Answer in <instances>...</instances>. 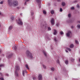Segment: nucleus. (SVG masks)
<instances>
[{"label": "nucleus", "instance_id": "nucleus-1", "mask_svg": "<svg viewBox=\"0 0 80 80\" xmlns=\"http://www.w3.org/2000/svg\"><path fill=\"white\" fill-rule=\"evenodd\" d=\"M12 0H8L7 2L8 3L9 6H12L13 5V6H17L18 5V1H14L12 4Z\"/></svg>", "mask_w": 80, "mask_h": 80}, {"label": "nucleus", "instance_id": "nucleus-2", "mask_svg": "<svg viewBox=\"0 0 80 80\" xmlns=\"http://www.w3.org/2000/svg\"><path fill=\"white\" fill-rule=\"evenodd\" d=\"M26 54L28 57L30 58H33V56H32V53L29 51L28 50H27L26 52Z\"/></svg>", "mask_w": 80, "mask_h": 80}, {"label": "nucleus", "instance_id": "nucleus-3", "mask_svg": "<svg viewBox=\"0 0 80 80\" xmlns=\"http://www.w3.org/2000/svg\"><path fill=\"white\" fill-rule=\"evenodd\" d=\"M20 70V67L18 66H16L15 73L16 77L18 76V71Z\"/></svg>", "mask_w": 80, "mask_h": 80}, {"label": "nucleus", "instance_id": "nucleus-4", "mask_svg": "<svg viewBox=\"0 0 80 80\" xmlns=\"http://www.w3.org/2000/svg\"><path fill=\"white\" fill-rule=\"evenodd\" d=\"M17 22L19 24V25H23V22H22V20H21L20 18L18 19V20Z\"/></svg>", "mask_w": 80, "mask_h": 80}, {"label": "nucleus", "instance_id": "nucleus-5", "mask_svg": "<svg viewBox=\"0 0 80 80\" xmlns=\"http://www.w3.org/2000/svg\"><path fill=\"white\" fill-rule=\"evenodd\" d=\"M38 78L39 80H42V76L41 74H39V76L38 77Z\"/></svg>", "mask_w": 80, "mask_h": 80}, {"label": "nucleus", "instance_id": "nucleus-6", "mask_svg": "<svg viewBox=\"0 0 80 80\" xmlns=\"http://www.w3.org/2000/svg\"><path fill=\"white\" fill-rule=\"evenodd\" d=\"M71 34V32L70 31H69L68 33H66V35L68 37H70V35Z\"/></svg>", "mask_w": 80, "mask_h": 80}, {"label": "nucleus", "instance_id": "nucleus-7", "mask_svg": "<svg viewBox=\"0 0 80 80\" xmlns=\"http://www.w3.org/2000/svg\"><path fill=\"white\" fill-rule=\"evenodd\" d=\"M54 19L52 18L51 19V23L52 25H54Z\"/></svg>", "mask_w": 80, "mask_h": 80}, {"label": "nucleus", "instance_id": "nucleus-8", "mask_svg": "<svg viewBox=\"0 0 80 80\" xmlns=\"http://www.w3.org/2000/svg\"><path fill=\"white\" fill-rule=\"evenodd\" d=\"M57 33V30L54 29V35H56Z\"/></svg>", "mask_w": 80, "mask_h": 80}, {"label": "nucleus", "instance_id": "nucleus-9", "mask_svg": "<svg viewBox=\"0 0 80 80\" xmlns=\"http://www.w3.org/2000/svg\"><path fill=\"white\" fill-rule=\"evenodd\" d=\"M73 47H74V46H73V44H71L70 45V47L71 48H73Z\"/></svg>", "mask_w": 80, "mask_h": 80}, {"label": "nucleus", "instance_id": "nucleus-10", "mask_svg": "<svg viewBox=\"0 0 80 80\" xmlns=\"http://www.w3.org/2000/svg\"><path fill=\"white\" fill-rule=\"evenodd\" d=\"M25 67L27 69H28V70H29V68H28V66L27 64L26 65Z\"/></svg>", "mask_w": 80, "mask_h": 80}, {"label": "nucleus", "instance_id": "nucleus-11", "mask_svg": "<svg viewBox=\"0 0 80 80\" xmlns=\"http://www.w3.org/2000/svg\"><path fill=\"white\" fill-rule=\"evenodd\" d=\"M44 54L45 57H47V53L46 52H45V51L43 52Z\"/></svg>", "mask_w": 80, "mask_h": 80}, {"label": "nucleus", "instance_id": "nucleus-12", "mask_svg": "<svg viewBox=\"0 0 80 80\" xmlns=\"http://www.w3.org/2000/svg\"><path fill=\"white\" fill-rule=\"evenodd\" d=\"M65 63H66V64H67L68 63V60H66L65 61Z\"/></svg>", "mask_w": 80, "mask_h": 80}, {"label": "nucleus", "instance_id": "nucleus-13", "mask_svg": "<svg viewBox=\"0 0 80 80\" xmlns=\"http://www.w3.org/2000/svg\"><path fill=\"white\" fill-rule=\"evenodd\" d=\"M12 57V54L11 55L8 56V58H11Z\"/></svg>", "mask_w": 80, "mask_h": 80}, {"label": "nucleus", "instance_id": "nucleus-14", "mask_svg": "<svg viewBox=\"0 0 80 80\" xmlns=\"http://www.w3.org/2000/svg\"><path fill=\"white\" fill-rule=\"evenodd\" d=\"M71 60L72 62H73L74 61H75V59H73V58H72L71 59Z\"/></svg>", "mask_w": 80, "mask_h": 80}, {"label": "nucleus", "instance_id": "nucleus-15", "mask_svg": "<svg viewBox=\"0 0 80 80\" xmlns=\"http://www.w3.org/2000/svg\"><path fill=\"white\" fill-rule=\"evenodd\" d=\"M67 49L69 51V52H70V51H71V49H70V48H67Z\"/></svg>", "mask_w": 80, "mask_h": 80}, {"label": "nucleus", "instance_id": "nucleus-16", "mask_svg": "<svg viewBox=\"0 0 80 80\" xmlns=\"http://www.w3.org/2000/svg\"><path fill=\"white\" fill-rule=\"evenodd\" d=\"M22 74L23 76L24 77L25 76V71L23 70L22 71Z\"/></svg>", "mask_w": 80, "mask_h": 80}, {"label": "nucleus", "instance_id": "nucleus-17", "mask_svg": "<svg viewBox=\"0 0 80 80\" xmlns=\"http://www.w3.org/2000/svg\"><path fill=\"white\" fill-rule=\"evenodd\" d=\"M62 5L63 6H65V2H62Z\"/></svg>", "mask_w": 80, "mask_h": 80}, {"label": "nucleus", "instance_id": "nucleus-18", "mask_svg": "<svg viewBox=\"0 0 80 80\" xmlns=\"http://www.w3.org/2000/svg\"><path fill=\"white\" fill-rule=\"evenodd\" d=\"M13 48L15 50H17V46H15L14 47H12V48Z\"/></svg>", "mask_w": 80, "mask_h": 80}, {"label": "nucleus", "instance_id": "nucleus-19", "mask_svg": "<svg viewBox=\"0 0 80 80\" xmlns=\"http://www.w3.org/2000/svg\"><path fill=\"white\" fill-rule=\"evenodd\" d=\"M4 67V65L3 64H0V67Z\"/></svg>", "mask_w": 80, "mask_h": 80}, {"label": "nucleus", "instance_id": "nucleus-20", "mask_svg": "<svg viewBox=\"0 0 80 80\" xmlns=\"http://www.w3.org/2000/svg\"><path fill=\"white\" fill-rule=\"evenodd\" d=\"M42 66L43 67V68H46V66H45V65L42 64Z\"/></svg>", "mask_w": 80, "mask_h": 80}, {"label": "nucleus", "instance_id": "nucleus-21", "mask_svg": "<svg viewBox=\"0 0 80 80\" xmlns=\"http://www.w3.org/2000/svg\"><path fill=\"white\" fill-rule=\"evenodd\" d=\"M12 26H11L9 27V30H11V29H12Z\"/></svg>", "mask_w": 80, "mask_h": 80}, {"label": "nucleus", "instance_id": "nucleus-22", "mask_svg": "<svg viewBox=\"0 0 80 80\" xmlns=\"http://www.w3.org/2000/svg\"><path fill=\"white\" fill-rule=\"evenodd\" d=\"M75 42L77 44H78V43H79L78 42V41L77 40H76L75 41Z\"/></svg>", "mask_w": 80, "mask_h": 80}, {"label": "nucleus", "instance_id": "nucleus-23", "mask_svg": "<svg viewBox=\"0 0 80 80\" xmlns=\"http://www.w3.org/2000/svg\"><path fill=\"white\" fill-rule=\"evenodd\" d=\"M51 70H52V71H54V70H55V68H51Z\"/></svg>", "mask_w": 80, "mask_h": 80}, {"label": "nucleus", "instance_id": "nucleus-24", "mask_svg": "<svg viewBox=\"0 0 80 80\" xmlns=\"http://www.w3.org/2000/svg\"><path fill=\"white\" fill-rule=\"evenodd\" d=\"M77 27H78V28H80V24H78L77 25Z\"/></svg>", "mask_w": 80, "mask_h": 80}, {"label": "nucleus", "instance_id": "nucleus-25", "mask_svg": "<svg viewBox=\"0 0 80 80\" xmlns=\"http://www.w3.org/2000/svg\"><path fill=\"white\" fill-rule=\"evenodd\" d=\"M0 80H4V78H3L2 77L1 78H0Z\"/></svg>", "mask_w": 80, "mask_h": 80}, {"label": "nucleus", "instance_id": "nucleus-26", "mask_svg": "<svg viewBox=\"0 0 80 80\" xmlns=\"http://www.w3.org/2000/svg\"><path fill=\"white\" fill-rule=\"evenodd\" d=\"M54 40L55 41V42H58V41H57V40L56 38H54Z\"/></svg>", "mask_w": 80, "mask_h": 80}, {"label": "nucleus", "instance_id": "nucleus-27", "mask_svg": "<svg viewBox=\"0 0 80 80\" xmlns=\"http://www.w3.org/2000/svg\"><path fill=\"white\" fill-rule=\"evenodd\" d=\"M36 2H38V3H40V0H36Z\"/></svg>", "mask_w": 80, "mask_h": 80}, {"label": "nucleus", "instance_id": "nucleus-28", "mask_svg": "<svg viewBox=\"0 0 80 80\" xmlns=\"http://www.w3.org/2000/svg\"><path fill=\"white\" fill-rule=\"evenodd\" d=\"M51 14H53V13H54V11L52 10L51 11Z\"/></svg>", "mask_w": 80, "mask_h": 80}, {"label": "nucleus", "instance_id": "nucleus-29", "mask_svg": "<svg viewBox=\"0 0 80 80\" xmlns=\"http://www.w3.org/2000/svg\"><path fill=\"white\" fill-rule=\"evenodd\" d=\"M0 77H3V74L2 73L0 72Z\"/></svg>", "mask_w": 80, "mask_h": 80}, {"label": "nucleus", "instance_id": "nucleus-30", "mask_svg": "<svg viewBox=\"0 0 80 80\" xmlns=\"http://www.w3.org/2000/svg\"><path fill=\"white\" fill-rule=\"evenodd\" d=\"M68 16L69 17H71V14L69 13L68 14Z\"/></svg>", "mask_w": 80, "mask_h": 80}, {"label": "nucleus", "instance_id": "nucleus-31", "mask_svg": "<svg viewBox=\"0 0 80 80\" xmlns=\"http://www.w3.org/2000/svg\"><path fill=\"white\" fill-rule=\"evenodd\" d=\"M48 30H52V29L51 28L48 27Z\"/></svg>", "mask_w": 80, "mask_h": 80}, {"label": "nucleus", "instance_id": "nucleus-32", "mask_svg": "<svg viewBox=\"0 0 80 80\" xmlns=\"http://www.w3.org/2000/svg\"><path fill=\"white\" fill-rule=\"evenodd\" d=\"M43 13H44V14L45 15L46 14V11H43Z\"/></svg>", "mask_w": 80, "mask_h": 80}, {"label": "nucleus", "instance_id": "nucleus-33", "mask_svg": "<svg viewBox=\"0 0 80 80\" xmlns=\"http://www.w3.org/2000/svg\"><path fill=\"white\" fill-rule=\"evenodd\" d=\"M60 34H61V35H63V32H60Z\"/></svg>", "mask_w": 80, "mask_h": 80}, {"label": "nucleus", "instance_id": "nucleus-34", "mask_svg": "<svg viewBox=\"0 0 80 80\" xmlns=\"http://www.w3.org/2000/svg\"><path fill=\"white\" fill-rule=\"evenodd\" d=\"M73 22V19H72L71 21H70V23H72Z\"/></svg>", "mask_w": 80, "mask_h": 80}, {"label": "nucleus", "instance_id": "nucleus-35", "mask_svg": "<svg viewBox=\"0 0 80 80\" xmlns=\"http://www.w3.org/2000/svg\"><path fill=\"white\" fill-rule=\"evenodd\" d=\"M60 11L61 12H62L63 11V9H62V8H60Z\"/></svg>", "mask_w": 80, "mask_h": 80}, {"label": "nucleus", "instance_id": "nucleus-36", "mask_svg": "<svg viewBox=\"0 0 80 80\" xmlns=\"http://www.w3.org/2000/svg\"><path fill=\"white\" fill-rule=\"evenodd\" d=\"M0 4H3V1H2L0 2Z\"/></svg>", "mask_w": 80, "mask_h": 80}, {"label": "nucleus", "instance_id": "nucleus-37", "mask_svg": "<svg viewBox=\"0 0 80 80\" xmlns=\"http://www.w3.org/2000/svg\"><path fill=\"white\" fill-rule=\"evenodd\" d=\"M71 10H73V9H74V7H72L71 8Z\"/></svg>", "mask_w": 80, "mask_h": 80}, {"label": "nucleus", "instance_id": "nucleus-38", "mask_svg": "<svg viewBox=\"0 0 80 80\" xmlns=\"http://www.w3.org/2000/svg\"><path fill=\"white\" fill-rule=\"evenodd\" d=\"M13 19H14V17H12L11 18V19L12 20H13Z\"/></svg>", "mask_w": 80, "mask_h": 80}, {"label": "nucleus", "instance_id": "nucleus-39", "mask_svg": "<svg viewBox=\"0 0 80 80\" xmlns=\"http://www.w3.org/2000/svg\"><path fill=\"white\" fill-rule=\"evenodd\" d=\"M77 8H80V6H79V5L78 4L77 5Z\"/></svg>", "mask_w": 80, "mask_h": 80}, {"label": "nucleus", "instance_id": "nucleus-40", "mask_svg": "<svg viewBox=\"0 0 80 80\" xmlns=\"http://www.w3.org/2000/svg\"><path fill=\"white\" fill-rule=\"evenodd\" d=\"M38 5H39V8H41V5H40V4H39Z\"/></svg>", "mask_w": 80, "mask_h": 80}, {"label": "nucleus", "instance_id": "nucleus-41", "mask_svg": "<svg viewBox=\"0 0 80 80\" xmlns=\"http://www.w3.org/2000/svg\"><path fill=\"white\" fill-rule=\"evenodd\" d=\"M57 62H58V63H60V61H59V60H58Z\"/></svg>", "mask_w": 80, "mask_h": 80}, {"label": "nucleus", "instance_id": "nucleus-42", "mask_svg": "<svg viewBox=\"0 0 80 80\" xmlns=\"http://www.w3.org/2000/svg\"><path fill=\"white\" fill-rule=\"evenodd\" d=\"M31 15H34V12H31Z\"/></svg>", "mask_w": 80, "mask_h": 80}, {"label": "nucleus", "instance_id": "nucleus-43", "mask_svg": "<svg viewBox=\"0 0 80 80\" xmlns=\"http://www.w3.org/2000/svg\"><path fill=\"white\" fill-rule=\"evenodd\" d=\"M71 28H74V27L73 26H72L71 27Z\"/></svg>", "mask_w": 80, "mask_h": 80}, {"label": "nucleus", "instance_id": "nucleus-44", "mask_svg": "<svg viewBox=\"0 0 80 80\" xmlns=\"http://www.w3.org/2000/svg\"><path fill=\"white\" fill-rule=\"evenodd\" d=\"M24 5H27V2H24Z\"/></svg>", "mask_w": 80, "mask_h": 80}, {"label": "nucleus", "instance_id": "nucleus-45", "mask_svg": "<svg viewBox=\"0 0 80 80\" xmlns=\"http://www.w3.org/2000/svg\"><path fill=\"white\" fill-rule=\"evenodd\" d=\"M76 2H77V1H75L74 2V3H76Z\"/></svg>", "mask_w": 80, "mask_h": 80}, {"label": "nucleus", "instance_id": "nucleus-46", "mask_svg": "<svg viewBox=\"0 0 80 80\" xmlns=\"http://www.w3.org/2000/svg\"><path fill=\"white\" fill-rule=\"evenodd\" d=\"M56 25L57 27H58V23H57L56 24Z\"/></svg>", "mask_w": 80, "mask_h": 80}, {"label": "nucleus", "instance_id": "nucleus-47", "mask_svg": "<svg viewBox=\"0 0 80 80\" xmlns=\"http://www.w3.org/2000/svg\"><path fill=\"white\" fill-rule=\"evenodd\" d=\"M33 80H35V78H33Z\"/></svg>", "mask_w": 80, "mask_h": 80}, {"label": "nucleus", "instance_id": "nucleus-48", "mask_svg": "<svg viewBox=\"0 0 80 80\" xmlns=\"http://www.w3.org/2000/svg\"><path fill=\"white\" fill-rule=\"evenodd\" d=\"M65 51H66V52L67 53L68 52V51L67 50H66Z\"/></svg>", "mask_w": 80, "mask_h": 80}, {"label": "nucleus", "instance_id": "nucleus-49", "mask_svg": "<svg viewBox=\"0 0 80 80\" xmlns=\"http://www.w3.org/2000/svg\"><path fill=\"white\" fill-rule=\"evenodd\" d=\"M28 1H30V0H27L26 2H28Z\"/></svg>", "mask_w": 80, "mask_h": 80}, {"label": "nucleus", "instance_id": "nucleus-50", "mask_svg": "<svg viewBox=\"0 0 80 80\" xmlns=\"http://www.w3.org/2000/svg\"><path fill=\"white\" fill-rule=\"evenodd\" d=\"M6 75H7V76H8V74H6Z\"/></svg>", "mask_w": 80, "mask_h": 80}, {"label": "nucleus", "instance_id": "nucleus-51", "mask_svg": "<svg viewBox=\"0 0 80 80\" xmlns=\"http://www.w3.org/2000/svg\"><path fill=\"white\" fill-rule=\"evenodd\" d=\"M58 2H60V0H58Z\"/></svg>", "mask_w": 80, "mask_h": 80}, {"label": "nucleus", "instance_id": "nucleus-52", "mask_svg": "<svg viewBox=\"0 0 80 80\" xmlns=\"http://www.w3.org/2000/svg\"><path fill=\"white\" fill-rule=\"evenodd\" d=\"M1 51H2V50H1V49H0V52H1Z\"/></svg>", "mask_w": 80, "mask_h": 80}, {"label": "nucleus", "instance_id": "nucleus-53", "mask_svg": "<svg viewBox=\"0 0 80 80\" xmlns=\"http://www.w3.org/2000/svg\"><path fill=\"white\" fill-rule=\"evenodd\" d=\"M78 23H80V21H78Z\"/></svg>", "mask_w": 80, "mask_h": 80}, {"label": "nucleus", "instance_id": "nucleus-54", "mask_svg": "<svg viewBox=\"0 0 80 80\" xmlns=\"http://www.w3.org/2000/svg\"><path fill=\"white\" fill-rule=\"evenodd\" d=\"M79 62H80V58L79 59Z\"/></svg>", "mask_w": 80, "mask_h": 80}, {"label": "nucleus", "instance_id": "nucleus-55", "mask_svg": "<svg viewBox=\"0 0 80 80\" xmlns=\"http://www.w3.org/2000/svg\"><path fill=\"white\" fill-rule=\"evenodd\" d=\"M55 79H56V80H57V78H55Z\"/></svg>", "mask_w": 80, "mask_h": 80}, {"label": "nucleus", "instance_id": "nucleus-56", "mask_svg": "<svg viewBox=\"0 0 80 80\" xmlns=\"http://www.w3.org/2000/svg\"><path fill=\"white\" fill-rule=\"evenodd\" d=\"M1 12H0V15H1Z\"/></svg>", "mask_w": 80, "mask_h": 80}, {"label": "nucleus", "instance_id": "nucleus-57", "mask_svg": "<svg viewBox=\"0 0 80 80\" xmlns=\"http://www.w3.org/2000/svg\"><path fill=\"white\" fill-rule=\"evenodd\" d=\"M20 15H22V13H21Z\"/></svg>", "mask_w": 80, "mask_h": 80}, {"label": "nucleus", "instance_id": "nucleus-58", "mask_svg": "<svg viewBox=\"0 0 80 80\" xmlns=\"http://www.w3.org/2000/svg\"><path fill=\"white\" fill-rule=\"evenodd\" d=\"M0 70H1V68H0Z\"/></svg>", "mask_w": 80, "mask_h": 80}, {"label": "nucleus", "instance_id": "nucleus-59", "mask_svg": "<svg viewBox=\"0 0 80 80\" xmlns=\"http://www.w3.org/2000/svg\"><path fill=\"white\" fill-rule=\"evenodd\" d=\"M26 73H27V72H26Z\"/></svg>", "mask_w": 80, "mask_h": 80}]
</instances>
